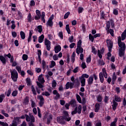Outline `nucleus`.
<instances>
[{
	"label": "nucleus",
	"mask_w": 126,
	"mask_h": 126,
	"mask_svg": "<svg viewBox=\"0 0 126 126\" xmlns=\"http://www.w3.org/2000/svg\"><path fill=\"white\" fill-rule=\"evenodd\" d=\"M89 75L87 74H83L81 77H79V79L81 84L82 87L85 86V82L86 79L85 78H89Z\"/></svg>",
	"instance_id": "nucleus-1"
},
{
	"label": "nucleus",
	"mask_w": 126,
	"mask_h": 126,
	"mask_svg": "<svg viewBox=\"0 0 126 126\" xmlns=\"http://www.w3.org/2000/svg\"><path fill=\"white\" fill-rule=\"evenodd\" d=\"M104 77L105 78H107L108 77V75L107 74V72L106 71L105 68L102 69V73H99V79L101 83H103V82H104Z\"/></svg>",
	"instance_id": "nucleus-2"
},
{
	"label": "nucleus",
	"mask_w": 126,
	"mask_h": 126,
	"mask_svg": "<svg viewBox=\"0 0 126 126\" xmlns=\"http://www.w3.org/2000/svg\"><path fill=\"white\" fill-rule=\"evenodd\" d=\"M118 44L119 47L120 48V50H123V51L126 50V44L125 42H122V38H121V36L118 37Z\"/></svg>",
	"instance_id": "nucleus-3"
},
{
	"label": "nucleus",
	"mask_w": 126,
	"mask_h": 126,
	"mask_svg": "<svg viewBox=\"0 0 126 126\" xmlns=\"http://www.w3.org/2000/svg\"><path fill=\"white\" fill-rule=\"evenodd\" d=\"M11 78L13 81L15 82L17 81V78H18V73L17 71L14 69L13 71L11 72Z\"/></svg>",
	"instance_id": "nucleus-4"
},
{
	"label": "nucleus",
	"mask_w": 126,
	"mask_h": 126,
	"mask_svg": "<svg viewBox=\"0 0 126 126\" xmlns=\"http://www.w3.org/2000/svg\"><path fill=\"white\" fill-rule=\"evenodd\" d=\"M82 110V106L81 105H79L78 107V111H77V107H76L74 109V111H73L71 112V115H75L76 113H78V114H81V111Z\"/></svg>",
	"instance_id": "nucleus-5"
},
{
	"label": "nucleus",
	"mask_w": 126,
	"mask_h": 126,
	"mask_svg": "<svg viewBox=\"0 0 126 126\" xmlns=\"http://www.w3.org/2000/svg\"><path fill=\"white\" fill-rule=\"evenodd\" d=\"M44 44L46 46L47 51H50L51 50V41L47 38H45L44 40Z\"/></svg>",
	"instance_id": "nucleus-6"
},
{
	"label": "nucleus",
	"mask_w": 126,
	"mask_h": 126,
	"mask_svg": "<svg viewBox=\"0 0 126 126\" xmlns=\"http://www.w3.org/2000/svg\"><path fill=\"white\" fill-rule=\"evenodd\" d=\"M106 43L107 44V47L108 48L109 52L112 51V49L113 48V41L110 39H107L106 40Z\"/></svg>",
	"instance_id": "nucleus-7"
},
{
	"label": "nucleus",
	"mask_w": 126,
	"mask_h": 126,
	"mask_svg": "<svg viewBox=\"0 0 126 126\" xmlns=\"http://www.w3.org/2000/svg\"><path fill=\"white\" fill-rule=\"evenodd\" d=\"M53 93L54 95H56L54 97V100H59L61 98V94H59L56 90H54Z\"/></svg>",
	"instance_id": "nucleus-8"
},
{
	"label": "nucleus",
	"mask_w": 126,
	"mask_h": 126,
	"mask_svg": "<svg viewBox=\"0 0 126 126\" xmlns=\"http://www.w3.org/2000/svg\"><path fill=\"white\" fill-rule=\"evenodd\" d=\"M31 116H32V115L29 114V115L27 114H25V115H22L20 119H25L27 122H30L31 121Z\"/></svg>",
	"instance_id": "nucleus-9"
},
{
	"label": "nucleus",
	"mask_w": 126,
	"mask_h": 126,
	"mask_svg": "<svg viewBox=\"0 0 126 126\" xmlns=\"http://www.w3.org/2000/svg\"><path fill=\"white\" fill-rule=\"evenodd\" d=\"M57 120L58 123H59V124H62V125H64L65 124V122L63 121V118L62 116L57 117Z\"/></svg>",
	"instance_id": "nucleus-10"
},
{
	"label": "nucleus",
	"mask_w": 126,
	"mask_h": 126,
	"mask_svg": "<svg viewBox=\"0 0 126 126\" xmlns=\"http://www.w3.org/2000/svg\"><path fill=\"white\" fill-rule=\"evenodd\" d=\"M57 120L58 123H59V124H62V125H64L65 124V122L63 121V118L62 116L57 117Z\"/></svg>",
	"instance_id": "nucleus-11"
},
{
	"label": "nucleus",
	"mask_w": 126,
	"mask_h": 126,
	"mask_svg": "<svg viewBox=\"0 0 126 126\" xmlns=\"http://www.w3.org/2000/svg\"><path fill=\"white\" fill-rule=\"evenodd\" d=\"M37 97L40 100L39 105L42 107L44 105V97L42 95H38Z\"/></svg>",
	"instance_id": "nucleus-12"
},
{
	"label": "nucleus",
	"mask_w": 126,
	"mask_h": 126,
	"mask_svg": "<svg viewBox=\"0 0 126 126\" xmlns=\"http://www.w3.org/2000/svg\"><path fill=\"white\" fill-rule=\"evenodd\" d=\"M69 104L71 106V107H77V105H76V100L75 99L71 100Z\"/></svg>",
	"instance_id": "nucleus-13"
},
{
	"label": "nucleus",
	"mask_w": 126,
	"mask_h": 126,
	"mask_svg": "<svg viewBox=\"0 0 126 126\" xmlns=\"http://www.w3.org/2000/svg\"><path fill=\"white\" fill-rule=\"evenodd\" d=\"M38 80L40 83H44L45 82V80H44V77H43V74H40L39 76Z\"/></svg>",
	"instance_id": "nucleus-14"
},
{
	"label": "nucleus",
	"mask_w": 126,
	"mask_h": 126,
	"mask_svg": "<svg viewBox=\"0 0 126 126\" xmlns=\"http://www.w3.org/2000/svg\"><path fill=\"white\" fill-rule=\"evenodd\" d=\"M112 102V110H113V111H116V109H117V107H118V102H116L115 100H113Z\"/></svg>",
	"instance_id": "nucleus-15"
},
{
	"label": "nucleus",
	"mask_w": 126,
	"mask_h": 126,
	"mask_svg": "<svg viewBox=\"0 0 126 126\" xmlns=\"http://www.w3.org/2000/svg\"><path fill=\"white\" fill-rule=\"evenodd\" d=\"M76 52L78 55H79V53L82 54L83 53V48L81 47H77L76 50Z\"/></svg>",
	"instance_id": "nucleus-16"
},
{
	"label": "nucleus",
	"mask_w": 126,
	"mask_h": 126,
	"mask_svg": "<svg viewBox=\"0 0 126 126\" xmlns=\"http://www.w3.org/2000/svg\"><path fill=\"white\" fill-rule=\"evenodd\" d=\"M88 83L89 85H91V84H93V76H91L89 77L88 80Z\"/></svg>",
	"instance_id": "nucleus-17"
},
{
	"label": "nucleus",
	"mask_w": 126,
	"mask_h": 126,
	"mask_svg": "<svg viewBox=\"0 0 126 126\" xmlns=\"http://www.w3.org/2000/svg\"><path fill=\"white\" fill-rule=\"evenodd\" d=\"M62 50V48L61 47V46L58 45L55 47V52L56 54H58L59 52H61V50Z\"/></svg>",
	"instance_id": "nucleus-18"
},
{
	"label": "nucleus",
	"mask_w": 126,
	"mask_h": 126,
	"mask_svg": "<svg viewBox=\"0 0 126 126\" xmlns=\"http://www.w3.org/2000/svg\"><path fill=\"white\" fill-rule=\"evenodd\" d=\"M116 79H117V75H116V72H114L112 75V84L114 85L115 82H116Z\"/></svg>",
	"instance_id": "nucleus-19"
},
{
	"label": "nucleus",
	"mask_w": 126,
	"mask_h": 126,
	"mask_svg": "<svg viewBox=\"0 0 126 126\" xmlns=\"http://www.w3.org/2000/svg\"><path fill=\"white\" fill-rule=\"evenodd\" d=\"M99 110H100V104L99 103H96L95 105L94 112H95V113H98Z\"/></svg>",
	"instance_id": "nucleus-20"
},
{
	"label": "nucleus",
	"mask_w": 126,
	"mask_h": 126,
	"mask_svg": "<svg viewBox=\"0 0 126 126\" xmlns=\"http://www.w3.org/2000/svg\"><path fill=\"white\" fill-rule=\"evenodd\" d=\"M0 61L3 64H5L6 63V60L5 59V58L2 56H0Z\"/></svg>",
	"instance_id": "nucleus-21"
},
{
	"label": "nucleus",
	"mask_w": 126,
	"mask_h": 126,
	"mask_svg": "<svg viewBox=\"0 0 126 126\" xmlns=\"http://www.w3.org/2000/svg\"><path fill=\"white\" fill-rule=\"evenodd\" d=\"M104 50L103 48L101 50V52L99 50H98L97 55L98 56V57L100 59H102L101 54H103V53H104Z\"/></svg>",
	"instance_id": "nucleus-22"
},
{
	"label": "nucleus",
	"mask_w": 126,
	"mask_h": 126,
	"mask_svg": "<svg viewBox=\"0 0 126 126\" xmlns=\"http://www.w3.org/2000/svg\"><path fill=\"white\" fill-rule=\"evenodd\" d=\"M121 37H122V41H124V40L126 39V30H125L124 31V32L122 33Z\"/></svg>",
	"instance_id": "nucleus-23"
},
{
	"label": "nucleus",
	"mask_w": 126,
	"mask_h": 126,
	"mask_svg": "<svg viewBox=\"0 0 126 126\" xmlns=\"http://www.w3.org/2000/svg\"><path fill=\"white\" fill-rule=\"evenodd\" d=\"M45 36H44V34H42L41 36H40L38 38V42L39 43H43V41H44V38Z\"/></svg>",
	"instance_id": "nucleus-24"
},
{
	"label": "nucleus",
	"mask_w": 126,
	"mask_h": 126,
	"mask_svg": "<svg viewBox=\"0 0 126 126\" xmlns=\"http://www.w3.org/2000/svg\"><path fill=\"white\" fill-rule=\"evenodd\" d=\"M63 120H65V121H66L67 122H69L70 120H71V118L69 117V115H67L66 116H62Z\"/></svg>",
	"instance_id": "nucleus-25"
},
{
	"label": "nucleus",
	"mask_w": 126,
	"mask_h": 126,
	"mask_svg": "<svg viewBox=\"0 0 126 126\" xmlns=\"http://www.w3.org/2000/svg\"><path fill=\"white\" fill-rule=\"evenodd\" d=\"M74 61H75V53L73 52L71 57V61L73 63H74Z\"/></svg>",
	"instance_id": "nucleus-26"
},
{
	"label": "nucleus",
	"mask_w": 126,
	"mask_h": 126,
	"mask_svg": "<svg viewBox=\"0 0 126 126\" xmlns=\"http://www.w3.org/2000/svg\"><path fill=\"white\" fill-rule=\"evenodd\" d=\"M107 31V34H108V33H110V34L111 35V36L112 37H114V30L113 29H109L108 31Z\"/></svg>",
	"instance_id": "nucleus-27"
},
{
	"label": "nucleus",
	"mask_w": 126,
	"mask_h": 126,
	"mask_svg": "<svg viewBox=\"0 0 126 126\" xmlns=\"http://www.w3.org/2000/svg\"><path fill=\"white\" fill-rule=\"evenodd\" d=\"M28 103H29V97L27 96L23 102V103L25 104V105H28Z\"/></svg>",
	"instance_id": "nucleus-28"
},
{
	"label": "nucleus",
	"mask_w": 126,
	"mask_h": 126,
	"mask_svg": "<svg viewBox=\"0 0 126 126\" xmlns=\"http://www.w3.org/2000/svg\"><path fill=\"white\" fill-rule=\"evenodd\" d=\"M116 102H121L122 99H121V97H120L119 96L115 95V100Z\"/></svg>",
	"instance_id": "nucleus-29"
},
{
	"label": "nucleus",
	"mask_w": 126,
	"mask_h": 126,
	"mask_svg": "<svg viewBox=\"0 0 126 126\" xmlns=\"http://www.w3.org/2000/svg\"><path fill=\"white\" fill-rule=\"evenodd\" d=\"M20 36L21 39H22L23 40H24V39H25V33H24V32H23V31L20 32Z\"/></svg>",
	"instance_id": "nucleus-30"
},
{
	"label": "nucleus",
	"mask_w": 126,
	"mask_h": 126,
	"mask_svg": "<svg viewBox=\"0 0 126 126\" xmlns=\"http://www.w3.org/2000/svg\"><path fill=\"white\" fill-rule=\"evenodd\" d=\"M31 89L33 94L34 95H37V93H36V90L35 89V87H34V86H32Z\"/></svg>",
	"instance_id": "nucleus-31"
},
{
	"label": "nucleus",
	"mask_w": 126,
	"mask_h": 126,
	"mask_svg": "<svg viewBox=\"0 0 126 126\" xmlns=\"http://www.w3.org/2000/svg\"><path fill=\"white\" fill-rule=\"evenodd\" d=\"M46 25L47 26H50V27H52V26H53V21L48 20Z\"/></svg>",
	"instance_id": "nucleus-32"
},
{
	"label": "nucleus",
	"mask_w": 126,
	"mask_h": 126,
	"mask_svg": "<svg viewBox=\"0 0 126 126\" xmlns=\"http://www.w3.org/2000/svg\"><path fill=\"white\" fill-rule=\"evenodd\" d=\"M43 83H41L39 82H36V84L38 87V88H43L44 86L42 85Z\"/></svg>",
	"instance_id": "nucleus-33"
},
{
	"label": "nucleus",
	"mask_w": 126,
	"mask_h": 126,
	"mask_svg": "<svg viewBox=\"0 0 126 126\" xmlns=\"http://www.w3.org/2000/svg\"><path fill=\"white\" fill-rule=\"evenodd\" d=\"M37 30L39 33H42V31H43V29L42 28L41 25L37 26Z\"/></svg>",
	"instance_id": "nucleus-34"
},
{
	"label": "nucleus",
	"mask_w": 126,
	"mask_h": 126,
	"mask_svg": "<svg viewBox=\"0 0 126 126\" xmlns=\"http://www.w3.org/2000/svg\"><path fill=\"white\" fill-rule=\"evenodd\" d=\"M97 63L98 64H100V65H105V62H103V60H98L97 61Z\"/></svg>",
	"instance_id": "nucleus-35"
},
{
	"label": "nucleus",
	"mask_w": 126,
	"mask_h": 126,
	"mask_svg": "<svg viewBox=\"0 0 126 126\" xmlns=\"http://www.w3.org/2000/svg\"><path fill=\"white\" fill-rule=\"evenodd\" d=\"M65 29L68 34H70V29H69V25H66Z\"/></svg>",
	"instance_id": "nucleus-36"
},
{
	"label": "nucleus",
	"mask_w": 126,
	"mask_h": 126,
	"mask_svg": "<svg viewBox=\"0 0 126 126\" xmlns=\"http://www.w3.org/2000/svg\"><path fill=\"white\" fill-rule=\"evenodd\" d=\"M110 27H111V25H110V21H108L106 23V31H109V29H110Z\"/></svg>",
	"instance_id": "nucleus-37"
},
{
	"label": "nucleus",
	"mask_w": 126,
	"mask_h": 126,
	"mask_svg": "<svg viewBox=\"0 0 126 126\" xmlns=\"http://www.w3.org/2000/svg\"><path fill=\"white\" fill-rule=\"evenodd\" d=\"M5 96H4V94H1L0 95V103H2V101H3V99H4V97Z\"/></svg>",
	"instance_id": "nucleus-38"
},
{
	"label": "nucleus",
	"mask_w": 126,
	"mask_h": 126,
	"mask_svg": "<svg viewBox=\"0 0 126 126\" xmlns=\"http://www.w3.org/2000/svg\"><path fill=\"white\" fill-rule=\"evenodd\" d=\"M54 66H56V62H55V61H51V63L50 65V68H52V67H54Z\"/></svg>",
	"instance_id": "nucleus-39"
},
{
	"label": "nucleus",
	"mask_w": 126,
	"mask_h": 126,
	"mask_svg": "<svg viewBox=\"0 0 126 126\" xmlns=\"http://www.w3.org/2000/svg\"><path fill=\"white\" fill-rule=\"evenodd\" d=\"M42 95H43V96H48L51 95V94H50V93H49L48 92H44L42 93Z\"/></svg>",
	"instance_id": "nucleus-40"
},
{
	"label": "nucleus",
	"mask_w": 126,
	"mask_h": 126,
	"mask_svg": "<svg viewBox=\"0 0 126 126\" xmlns=\"http://www.w3.org/2000/svg\"><path fill=\"white\" fill-rule=\"evenodd\" d=\"M92 52L94 54V55L97 54V51L96 50V48H94V46H93L92 48Z\"/></svg>",
	"instance_id": "nucleus-41"
},
{
	"label": "nucleus",
	"mask_w": 126,
	"mask_h": 126,
	"mask_svg": "<svg viewBox=\"0 0 126 126\" xmlns=\"http://www.w3.org/2000/svg\"><path fill=\"white\" fill-rule=\"evenodd\" d=\"M124 50L123 49H120L119 50V56L120 57H124Z\"/></svg>",
	"instance_id": "nucleus-42"
},
{
	"label": "nucleus",
	"mask_w": 126,
	"mask_h": 126,
	"mask_svg": "<svg viewBox=\"0 0 126 126\" xmlns=\"http://www.w3.org/2000/svg\"><path fill=\"white\" fill-rule=\"evenodd\" d=\"M94 36H93V35H92V34H89V39L90 40V41H91V42H94Z\"/></svg>",
	"instance_id": "nucleus-43"
},
{
	"label": "nucleus",
	"mask_w": 126,
	"mask_h": 126,
	"mask_svg": "<svg viewBox=\"0 0 126 126\" xmlns=\"http://www.w3.org/2000/svg\"><path fill=\"white\" fill-rule=\"evenodd\" d=\"M74 83H76V85H77V86H79L80 83L79 82V80L78 79V78H76L75 80Z\"/></svg>",
	"instance_id": "nucleus-44"
},
{
	"label": "nucleus",
	"mask_w": 126,
	"mask_h": 126,
	"mask_svg": "<svg viewBox=\"0 0 126 126\" xmlns=\"http://www.w3.org/2000/svg\"><path fill=\"white\" fill-rule=\"evenodd\" d=\"M28 20L29 22H31V20H32V16L31 15V13H29L28 16Z\"/></svg>",
	"instance_id": "nucleus-45"
},
{
	"label": "nucleus",
	"mask_w": 126,
	"mask_h": 126,
	"mask_svg": "<svg viewBox=\"0 0 126 126\" xmlns=\"http://www.w3.org/2000/svg\"><path fill=\"white\" fill-rule=\"evenodd\" d=\"M27 85L30 86L31 85V79L29 78H27L26 79Z\"/></svg>",
	"instance_id": "nucleus-46"
},
{
	"label": "nucleus",
	"mask_w": 126,
	"mask_h": 126,
	"mask_svg": "<svg viewBox=\"0 0 126 126\" xmlns=\"http://www.w3.org/2000/svg\"><path fill=\"white\" fill-rule=\"evenodd\" d=\"M22 59H23V61H27V60L28 59V56H27V55H26V54H24L23 55Z\"/></svg>",
	"instance_id": "nucleus-47"
},
{
	"label": "nucleus",
	"mask_w": 126,
	"mask_h": 126,
	"mask_svg": "<svg viewBox=\"0 0 126 126\" xmlns=\"http://www.w3.org/2000/svg\"><path fill=\"white\" fill-rule=\"evenodd\" d=\"M52 86L53 88H55L57 86V82L56 80H53L52 84Z\"/></svg>",
	"instance_id": "nucleus-48"
},
{
	"label": "nucleus",
	"mask_w": 126,
	"mask_h": 126,
	"mask_svg": "<svg viewBox=\"0 0 126 126\" xmlns=\"http://www.w3.org/2000/svg\"><path fill=\"white\" fill-rule=\"evenodd\" d=\"M70 14V12H67L64 15V19H66L69 16V15Z\"/></svg>",
	"instance_id": "nucleus-49"
},
{
	"label": "nucleus",
	"mask_w": 126,
	"mask_h": 126,
	"mask_svg": "<svg viewBox=\"0 0 126 126\" xmlns=\"http://www.w3.org/2000/svg\"><path fill=\"white\" fill-rule=\"evenodd\" d=\"M76 98H77V100L79 102V103H81V97H80V96H79V95H78V94H77Z\"/></svg>",
	"instance_id": "nucleus-50"
},
{
	"label": "nucleus",
	"mask_w": 126,
	"mask_h": 126,
	"mask_svg": "<svg viewBox=\"0 0 126 126\" xmlns=\"http://www.w3.org/2000/svg\"><path fill=\"white\" fill-rule=\"evenodd\" d=\"M103 98L102 97V96L101 95H98L97 97V100L98 102H102Z\"/></svg>",
	"instance_id": "nucleus-51"
},
{
	"label": "nucleus",
	"mask_w": 126,
	"mask_h": 126,
	"mask_svg": "<svg viewBox=\"0 0 126 126\" xmlns=\"http://www.w3.org/2000/svg\"><path fill=\"white\" fill-rule=\"evenodd\" d=\"M81 40H79L77 43V48H80L81 47V44H82Z\"/></svg>",
	"instance_id": "nucleus-52"
},
{
	"label": "nucleus",
	"mask_w": 126,
	"mask_h": 126,
	"mask_svg": "<svg viewBox=\"0 0 126 126\" xmlns=\"http://www.w3.org/2000/svg\"><path fill=\"white\" fill-rule=\"evenodd\" d=\"M0 125L2 126H8V124L7 123L2 122L1 121H0Z\"/></svg>",
	"instance_id": "nucleus-53"
},
{
	"label": "nucleus",
	"mask_w": 126,
	"mask_h": 126,
	"mask_svg": "<svg viewBox=\"0 0 126 126\" xmlns=\"http://www.w3.org/2000/svg\"><path fill=\"white\" fill-rule=\"evenodd\" d=\"M42 65L43 69H45L46 68V62H45V60H42Z\"/></svg>",
	"instance_id": "nucleus-54"
},
{
	"label": "nucleus",
	"mask_w": 126,
	"mask_h": 126,
	"mask_svg": "<svg viewBox=\"0 0 126 126\" xmlns=\"http://www.w3.org/2000/svg\"><path fill=\"white\" fill-rule=\"evenodd\" d=\"M81 66L83 69H84V68H86V64L85 63L83 62L81 65Z\"/></svg>",
	"instance_id": "nucleus-55"
},
{
	"label": "nucleus",
	"mask_w": 126,
	"mask_h": 126,
	"mask_svg": "<svg viewBox=\"0 0 126 126\" xmlns=\"http://www.w3.org/2000/svg\"><path fill=\"white\" fill-rule=\"evenodd\" d=\"M69 42L70 43H72L73 42V35H72L69 37Z\"/></svg>",
	"instance_id": "nucleus-56"
},
{
	"label": "nucleus",
	"mask_w": 126,
	"mask_h": 126,
	"mask_svg": "<svg viewBox=\"0 0 126 126\" xmlns=\"http://www.w3.org/2000/svg\"><path fill=\"white\" fill-rule=\"evenodd\" d=\"M108 101H109V96L105 95L104 97V102L108 103Z\"/></svg>",
	"instance_id": "nucleus-57"
},
{
	"label": "nucleus",
	"mask_w": 126,
	"mask_h": 126,
	"mask_svg": "<svg viewBox=\"0 0 126 126\" xmlns=\"http://www.w3.org/2000/svg\"><path fill=\"white\" fill-rule=\"evenodd\" d=\"M69 88L70 89H72L73 86H74V83L69 82Z\"/></svg>",
	"instance_id": "nucleus-58"
},
{
	"label": "nucleus",
	"mask_w": 126,
	"mask_h": 126,
	"mask_svg": "<svg viewBox=\"0 0 126 126\" xmlns=\"http://www.w3.org/2000/svg\"><path fill=\"white\" fill-rule=\"evenodd\" d=\"M31 102H32V108H34V107L36 106V103L32 100H31Z\"/></svg>",
	"instance_id": "nucleus-59"
},
{
	"label": "nucleus",
	"mask_w": 126,
	"mask_h": 126,
	"mask_svg": "<svg viewBox=\"0 0 126 126\" xmlns=\"http://www.w3.org/2000/svg\"><path fill=\"white\" fill-rule=\"evenodd\" d=\"M16 69L18 71V72L20 73L21 72V67L19 66H17L16 67Z\"/></svg>",
	"instance_id": "nucleus-60"
},
{
	"label": "nucleus",
	"mask_w": 126,
	"mask_h": 126,
	"mask_svg": "<svg viewBox=\"0 0 126 126\" xmlns=\"http://www.w3.org/2000/svg\"><path fill=\"white\" fill-rule=\"evenodd\" d=\"M91 56H89L88 58H87L86 63H91Z\"/></svg>",
	"instance_id": "nucleus-61"
},
{
	"label": "nucleus",
	"mask_w": 126,
	"mask_h": 126,
	"mask_svg": "<svg viewBox=\"0 0 126 126\" xmlns=\"http://www.w3.org/2000/svg\"><path fill=\"white\" fill-rule=\"evenodd\" d=\"M16 95H17V91H13L12 93V96H13V97H15Z\"/></svg>",
	"instance_id": "nucleus-62"
},
{
	"label": "nucleus",
	"mask_w": 126,
	"mask_h": 126,
	"mask_svg": "<svg viewBox=\"0 0 126 126\" xmlns=\"http://www.w3.org/2000/svg\"><path fill=\"white\" fill-rule=\"evenodd\" d=\"M34 5H35V1L33 0H32L31 1V2H30V6H34Z\"/></svg>",
	"instance_id": "nucleus-63"
},
{
	"label": "nucleus",
	"mask_w": 126,
	"mask_h": 126,
	"mask_svg": "<svg viewBox=\"0 0 126 126\" xmlns=\"http://www.w3.org/2000/svg\"><path fill=\"white\" fill-rule=\"evenodd\" d=\"M95 126H102V123H101V121H99L98 122L95 124Z\"/></svg>",
	"instance_id": "nucleus-64"
}]
</instances>
